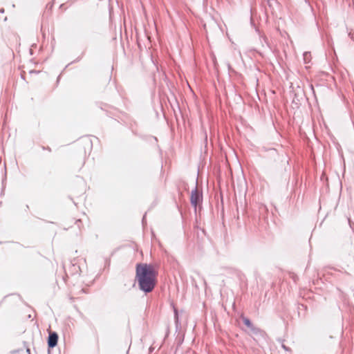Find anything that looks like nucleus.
<instances>
[{
  "label": "nucleus",
  "instance_id": "nucleus-1",
  "mask_svg": "<svg viewBox=\"0 0 354 354\" xmlns=\"http://www.w3.org/2000/svg\"><path fill=\"white\" fill-rule=\"evenodd\" d=\"M136 279L140 288L145 292H149L155 286L156 272L151 265L138 264Z\"/></svg>",
  "mask_w": 354,
  "mask_h": 354
},
{
  "label": "nucleus",
  "instance_id": "nucleus-2",
  "mask_svg": "<svg viewBox=\"0 0 354 354\" xmlns=\"http://www.w3.org/2000/svg\"><path fill=\"white\" fill-rule=\"evenodd\" d=\"M190 200L192 205L196 208L197 205L200 203L201 200V195L197 188L192 191Z\"/></svg>",
  "mask_w": 354,
  "mask_h": 354
},
{
  "label": "nucleus",
  "instance_id": "nucleus-3",
  "mask_svg": "<svg viewBox=\"0 0 354 354\" xmlns=\"http://www.w3.org/2000/svg\"><path fill=\"white\" fill-rule=\"evenodd\" d=\"M58 335L56 333H50L48 336V344L49 347H54L57 344Z\"/></svg>",
  "mask_w": 354,
  "mask_h": 354
},
{
  "label": "nucleus",
  "instance_id": "nucleus-4",
  "mask_svg": "<svg viewBox=\"0 0 354 354\" xmlns=\"http://www.w3.org/2000/svg\"><path fill=\"white\" fill-rule=\"evenodd\" d=\"M310 57V54L308 52L304 53V59L306 62H309Z\"/></svg>",
  "mask_w": 354,
  "mask_h": 354
},
{
  "label": "nucleus",
  "instance_id": "nucleus-5",
  "mask_svg": "<svg viewBox=\"0 0 354 354\" xmlns=\"http://www.w3.org/2000/svg\"><path fill=\"white\" fill-rule=\"evenodd\" d=\"M243 323L248 327H251L252 326V324L250 322V321L248 319V318H243Z\"/></svg>",
  "mask_w": 354,
  "mask_h": 354
},
{
  "label": "nucleus",
  "instance_id": "nucleus-6",
  "mask_svg": "<svg viewBox=\"0 0 354 354\" xmlns=\"http://www.w3.org/2000/svg\"><path fill=\"white\" fill-rule=\"evenodd\" d=\"M174 313H175V318L176 320H178V313H177V310L175 309L174 310Z\"/></svg>",
  "mask_w": 354,
  "mask_h": 354
},
{
  "label": "nucleus",
  "instance_id": "nucleus-7",
  "mask_svg": "<svg viewBox=\"0 0 354 354\" xmlns=\"http://www.w3.org/2000/svg\"><path fill=\"white\" fill-rule=\"evenodd\" d=\"M283 348L285 349V350H287L286 346L283 345Z\"/></svg>",
  "mask_w": 354,
  "mask_h": 354
}]
</instances>
